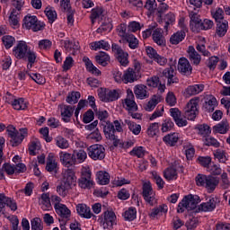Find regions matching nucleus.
I'll return each mask as SVG.
<instances>
[{
	"mask_svg": "<svg viewBox=\"0 0 230 230\" xmlns=\"http://www.w3.org/2000/svg\"><path fill=\"white\" fill-rule=\"evenodd\" d=\"M200 202V198L197 195H187L179 203L177 213H184V210L191 211L197 208V204Z\"/></svg>",
	"mask_w": 230,
	"mask_h": 230,
	"instance_id": "1",
	"label": "nucleus"
},
{
	"mask_svg": "<svg viewBox=\"0 0 230 230\" xmlns=\"http://www.w3.org/2000/svg\"><path fill=\"white\" fill-rule=\"evenodd\" d=\"M7 135L11 137L12 146H19L22 140L28 136V128H22L20 132L13 126H8L6 129Z\"/></svg>",
	"mask_w": 230,
	"mask_h": 230,
	"instance_id": "2",
	"label": "nucleus"
},
{
	"mask_svg": "<svg viewBox=\"0 0 230 230\" xmlns=\"http://www.w3.org/2000/svg\"><path fill=\"white\" fill-rule=\"evenodd\" d=\"M199 102H200V98L199 97L190 100L183 110L184 118L190 119V121H193L197 118V114H199Z\"/></svg>",
	"mask_w": 230,
	"mask_h": 230,
	"instance_id": "3",
	"label": "nucleus"
},
{
	"mask_svg": "<svg viewBox=\"0 0 230 230\" xmlns=\"http://www.w3.org/2000/svg\"><path fill=\"white\" fill-rule=\"evenodd\" d=\"M46 26L44 22L39 21L37 16L26 15L23 19V27L26 30H32V31H40Z\"/></svg>",
	"mask_w": 230,
	"mask_h": 230,
	"instance_id": "4",
	"label": "nucleus"
},
{
	"mask_svg": "<svg viewBox=\"0 0 230 230\" xmlns=\"http://www.w3.org/2000/svg\"><path fill=\"white\" fill-rule=\"evenodd\" d=\"M92 172L91 169L84 167L81 170V177L78 180V186L83 190H91L94 181H93V178H91Z\"/></svg>",
	"mask_w": 230,
	"mask_h": 230,
	"instance_id": "5",
	"label": "nucleus"
},
{
	"mask_svg": "<svg viewBox=\"0 0 230 230\" xmlns=\"http://www.w3.org/2000/svg\"><path fill=\"white\" fill-rule=\"evenodd\" d=\"M97 93L101 102H104L105 103H110V102H116V100L119 98V93H118L116 90L99 88Z\"/></svg>",
	"mask_w": 230,
	"mask_h": 230,
	"instance_id": "6",
	"label": "nucleus"
},
{
	"mask_svg": "<svg viewBox=\"0 0 230 230\" xmlns=\"http://www.w3.org/2000/svg\"><path fill=\"white\" fill-rule=\"evenodd\" d=\"M105 137L107 139H110L111 141H113V146H118L119 145V139H118V137L114 134L116 132V128H114V124H112L111 121H102V124H101Z\"/></svg>",
	"mask_w": 230,
	"mask_h": 230,
	"instance_id": "7",
	"label": "nucleus"
},
{
	"mask_svg": "<svg viewBox=\"0 0 230 230\" xmlns=\"http://www.w3.org/2000/svg\"><path fill=\"white\" fill-rule=\"evenodd\" d=\"M142 190V196L149 206L157 204V199H155V192H154V189H152V184L150 182H145Z\"/></svg>",
	"mask_w": 230,
	"mask_h": 230,
	"instance_id": "8",
	"label": "nucleus"
},
{
	"mask_svg": "<svg viewBox=\"0 0 230 230\" xmlns=\"http://www.w3.org/2000/svg\"><path fill=\"white\" fill-rule=\"evenodd\" d=\"M88 155L93 161H103L105 159V147L102 145H93L88 147Z\"/></svg>",
	"mask_w": 230,
	"mask_h": 230,
	"instance_id": "9",
	"label": "nucleus"
},
{
	"mask_svg": "<svg viewBox=\"0 0 230 230\" xmlns=\"http://www.w3.org/2000/svg\"><path fill=\"white\" fill-rule=\"evenodd\" d=\"M103 229H112L116 226V214L113 211H105L101 217Z\"/></svg>",
	"mask_w": 230,
	"mask_h": 230,
	"instance_id": "10",
	"label": "nucleus"
},
{
	"mask_svg": "<svg viewBox=\"0 0 230 230\" xmlns=\"http://www.w3.org/2000/svg\"><path fill=\"white\" fill-rule=\"evenodd\" d=\"M111 50L117 55V59L120 65L124 66V67L128 66V53L125 52L119 45L113 43L111 45Z\"/></svg>",
	"mask_w": 230,
	"mask_h": 230,
	"instance_id": "11",
	"label": "nucleus"
},
{
	"mask_svg": "<svg viewBox=\"0 0 230 230\" xmlns=\"http://www.w3.org/2000/svg\"><path fill=\"white\" fill-rule=\"evenodd\" d=\"M28 44L26 41H19L17 46L14 47L13 49V54L14 55L15 58L18 60H22V58H26V55L28 53Z\"/></svg>",
	"mask_w": 230,
	"mask_h": 230,
	"instance_id": "12",
	"label": "nucleus"
},
{
	"mask_svg": "<svg viewBox=\"0 0 230 230\" xmlns=\"http://www.w3.org/2000/svg\"><path fill=\"white\" fill-rule=\"evenodd\" d=\"M61 182H63L70 189H72L73 186H76V175L75 174V171H73V169L66 170L63 173V179Z\"/></svg>",
	"mask_w": 230,
	"mask_h": 230,
	"instance_id": "13",
	"label": "nucleus"
},
{
	"mask_svg": "<svg viewBox=\"0 0 230 230\" xmlns=\"http://www.w3.org/2000/svg\"><path fill=\"white\" fill-rule=\"evenodd\" d=\"M61 118L65 123H69L71 121V118H73V114L75 113V106H70L66 104L59 105Z\"/></svg>",
	"mask_w": 230,
	"mask_h": 230,
	"instance_id": "14",
	"label": "nucleus"
},
{
	"mask_svg": "<svg viewBox=\"0 0 230 230\" xmlns=\"http://www.w3.org/2000/svg\"><path fill=\"white\" fill-rule=\"evenodd\" d=\"M10 208L12 211H17V203L13 201L11 198L6 197L4 194H0V213L4 211V208Z\"/></svg>",
	"mask_w": 230,
	"mask_h": 230,
	"instance_id": "15",
	"label": "nucleus"
},
{
	"mask_svg": "<svg viewBox=\"0 0 230 230\" xmlns=\"http://www.w3.org/2000/svg\"><path fill=\"white\" fill-rule=\"evenodd\" d=\"M141 78V73H137L134 71V68H128L123 73V83L124 84H134V82H137Z\"/></svg>",
	"mask_w": 230,
	"mask_h": 230,
	"instance_id": "16",
	"label": "nucleus"
},
{
	"mask_svg": "<svg viewBox=\"0 0 230 230\" xmlns=\"http://www.w3.org/2000/svg\"><path fill=\"white\" fill-rule=\"evenodd\" d=\"M178 71L181 73V75H185L186 76H190L193 71V67H191V64L186 58H181L178 62Z\"/></svg>",
	"mask_w": 230,
	"mask_h": 230,
	"instance_id": "17",
	"label": "nucleus"
},
{
	"mask_svg": "<svg viewBox=\"0 0 230 230\" xmlns=\"http://www.w3.org/2000/svg\"><path fill=\"white\" fill-rule=\"evenodd\" d=\"M134 99L135 97L132 90H127V97L124 100V106L126 105V109L127 111H129V112L137 111V103H136Z\"/></svg>",
	"mask_w": 230,
	"mask_h": 230,
	"instance_id": "18",
	"label": "nucleus"
},
{
	"mask_svg": "<svg viewBox=\"0 0 230 230\" xmlns=\"http://www.w3.org/2000/svg\"><path fill=\"white\" fill-rule=\"evenodd\" d=\"M163 76L167 78L168 85H172V84H179V78L175 76V66H171L170 67L165 68L163 71Z\"/></svg>",
	"mask_w": 230,
	"mask_h": 230,
	"instance_id": "19",
	"label": "nucleus"
},
{
	"mask_svg": "<svg viewBox=\"0 0 230 230\" xmlns=\"http://www.w3.org/2000/svg\"><path fill=\"white\" fill-rule=\"evenodd\" d=\"M134 93L137 100H146V98H149L150 96V93H148V87L144 84H137L134 87Z\"/></svg>",
	"mask_w": 230,
	"mask_h": 230,
	"instance_id": "20",
	"label": "nucleus"
},
{
	"mask_svg": "<svg viewBox=\"0 0 230 230\" xmlns=\"http://www.w3.org/2000/svg\"><path fill=\"white\" fill-rule=\"evenodd\" d=\"M217 200H218V199L215 197L209 198V199L207 202L201 203L199 205V210L204 211L205 213L215 211L217 208Z\"/></svg>",
	"mask_w": 230,
	"mask_h": 230,
	"instance_id": "21",
	"label": "nucleus"
},
{
	"mask_svg": "<svg viewBox=\"0 0 230 230\" xmlns=\"http://www.w3.org/2000/svg\"><path fill=\"white\" fill-rule=\"evenodd\" d=\"M56 209V213L57 215H58V217H60L61 220H69V218H71V210L69 208H67V206L66 205H57Z\"/></svg>",
	"mask_w": 230,
	"mask_h": 230,
	"instance_id": "22",
	"label": "nucleus"
},
{
	"mask_svg": "<svg viewBox=\"0 0 230 230\" xmlns=\"http://www.w3.org/2000/svg\"><path fill=\"white\" fill-rule=\"evenodd\" d=\"M152 38L157 46H166V39L164 35H163V29H155L152 33Z\"/></svg>",
	"mask_w": 230,
	"mask_h": 230,
	"instance_id": "23",
	"label": "nucleus"
},
{
	"mask_svg": "<svg viewBox=\"0 0 230 230\" xmlns=\"http://www.w3.org/2000/svg\"><path fill=\"white\" fill-rule=\"evenodd\" d=\"M59 157L62 164H64V166H66V168H69L70 166H74V164H76L74 155L61 152L59 153Z\"/></svg>",
	"mask_w": 230,
	"mask_h": 230,
	"instance_id": "24",
	"label": "nucleus"
},
{
	"mask_svg": "<svg viewBox=\"0 0 230 230\" xmlns=\"http://www.w3.org/2000/svg\"><path fill=\"white\" fill-rule=\"evenodd\" d=\"M189 17L190 19V28L192 31L199 32V28L202 22L200 15L195 12H190Z\"/></svg>",
	"mask_w": 230,
	"mask_h": 230,
	"instance_id": "25",
	"label": "nucleus"
},
{
	"mask_svg": "<svg viewBox=\"0 0 230 230\" xmlns=\"http://www.w3.org/2000/svg\"><path fill=\"white\" fill-rule=\"evenodd\" d=\"M146 85H148V87H158V91H160V93H164V89H166V84H164V83H161L159 76H153L147 79Z\"/></svg>",
	"mask_w": 230,
	"mask_h": 230,
	"instance_id": "26",
	"label": "nucleus"
},
{
	"mask_svg": "<svg viewBox=\"0 0 230 230\" xmlns=\"http://www.w3.org/2000/svg\"><path fill=\"white\" fill-rule=\"evenodd\" d=\"M187 53L189 55V60H190L194 66H199V64H200L202 58L199 56V52L195 50L193 46L189 47Z\"/></svg>",
	"mask_w": 230,
	"mask_h": 230,
	"instance_id": "27",
	"label": "nucleus"
},
{
	"mask_svg": "<svg viewBox=\"0 0 230 230\" xmlns=\"http://www.w3.org/2000/svg\"><path fill=\"white\" fill-rule=\"evenodd\" d=\"M76 211L83 218H92V217H94L93 212H91V208L87 207L85 204H78L76 206Z\"/></svg>",
	"mask_w": 230,
	"mask_h": 230,
	"instance_id": "28",
	"label": "nucleus"
},
{
	"mask_svg": "<svg viewBox=\"0 0 230 230\" xmlns=\"http://www.w3.org/2000/svg\"><path fill=\"white\" fill-rule=\"evenodd\" d=\"M64 48L67 53H70V55H76L78 51H80V45L78 43H75L69 40H64Z\"/></svg>",
	"mask_w": 230,
	"mask_h": 230,
	"instance_id": "29",
	"label": "nucleus"
},
{
	"mask_svg": "<svg viewBox=\"0 0 230 230\" xmlns=\"http://www.w3.org/2000/svg\"><path fill=\"white\" fill-rule=\"evenodd\" d=\"M218 178L213 177L211 175H208L207 177V181L205 183V188L208 190V193H213L215 190H217V187L218 186Z\"/></svg>",
	"mask_w": 230,
	"mask_h": 230,
	"instance_id": "30",
	"label": "nucleus"
},
{
	"mask_svg": "<svg viewBox=\"0 0 230 230\" xmlns=\"http://www.w3.org/2000/svg\"><path fill=\"white\" fill-rule=\"evenodd\" d=\"M95 61L99 66H102V67H106L111 63V56L107 54V52L101 51L97 56H95Z\"/></svg>",
	"mask_w": 230,
	"mask_h": 230,
	"instance_id": "31",
	"label": "nucleus"
},
{
	"mask_svg": "<svg viewBox=\"0 0 230 230\" xmlns=\"http://www.w3.org/2000/svg\"><path fill=\"white\" fill-rule=\"evenodd\" d=\"M229 131V122L227 119H223L219 124L213 127V132L216 134H227Z\"/></svg>",
	"mask_w": 230,
	"mask_h": 230,
	"instance_id": "32",
	"label": "nucleus"
},
{
	"mask_svg": "<svg viewBox=\"0 0 230 230\" xmlns=\"http://www.w3.org/2000/svg\"><path fill=\"white\" fill-rule=\"evenodd\" d=\"M163 141L169 146H175L179 142V133L167 134L163 137Z\"/></svg>",
	"mask_w": 230,
	"mask_h": 230,
	"instance_id": "33",
	"label": "nucleus"
},
{
	"mask_svg": "<svg viewBox=\"0 0 230 230\" xmlns=\"http://www.w3.org/2000/svg\"><path fill=\"white\" fill-rule=\"evenodd\" d=\"M161 102V95H153L150 101L146 104L145 110L147 112H152L158 103Z\"/></svg>",
	"mask_w": 230,
	"mask_h": 230,
	"instance_id": "34",
	"label": "nucleus"
},
{
	"mask_svg": "<svg viewBox=\"0 0 230 230\" xmlns=\"http://www.w3.org/2000/svg\"><path fill=\"white\" fill-rule=\"evenodd\" d=\"M184 39H186V32L184 31H180L171 36L170 42L171 44L177 46V44L182 42Z\"/></svg>",
	"mask_w": 230,
	"mask_h": 230,
	"instance_id": "35",
	"label": "nucleus"
},
{
	"mask_svg": "<svg viewBox=\"0 0 230 230\" xmlns=\"http://www.w3.org/2000/svg\"><path fill=\"white\" fill-rule=\"evenodd\" d=\"M103 7L102 6H96L91 11L90 19L92 21V24H94L96 22L97 19H100V17L103 16Z\"/></svg>",
	"mask_w": 230,
	"mask_h": 230,
	"instance_id": "36",
	"label": "nucleus"
},
{
	"mask_svg": "<svg viewBox=\"0 0 230 230\" xmlns=\"http://www.w3.org/2000/svg\"><path fill=\"white\" fill-rule=\"evenodd\" d=\"M229 24L227 21L217 22L216 33L218 37H224L227 33Z\"/></svg>",
	"mask_w": 230,
	"mask_h": 230,
	"instance_id": "37",
	"label": "nucleus"
},
{
	"mask_svg": "<svg viewBox=\"0 0 230 230\" xmlns=\"http://www.w3.org/2000/svg\"><path fill=\"white\" fill-rule=\"evenodd\" d=\"M217 105H218L217 98H215L213 95H209L208 101L204 104V109L207 111V112H213Z\"/></svg>",
	"mask_w": 230,
	"mask_h": 230,
	"instance_id": "38",
	"label": "nucleus"
},
{
	"mask_svg": "<svg viewBox=\"0 0 230 230\" xmlns=\"http://www.w3.org/2000/svg\"><path fill=\"white\" fill-rule=\"evenodd\" d=\"M185 91L189 96H195L196 94H199V93L204 91V84L190 85L186 88Z\"/></svg>",
	"mask_w": 230,
	"mask_h": 230,
	"instance_id": "39",
	"label": "nucleus"
},
{
	"mask_svg": "<svg viewBox=\"0 0 230 230\" xmlns=\"http://www.w3.org/2000/svg\"><path fill=\"white\" fill-rule=\"evenodd\" d=\"M92 49H94L96 51L97 49H105V51H109L111 49V45L109 42L102 40L99 41H94L91 43Z\"/></svg>",
	"mask_w": 230,
	"mask_h": 230,
	"instance_id": "40",
	"label": "nucleus"
},
{
	"mask_svg": "<svg viewBox=\"0 0 230 230\" xmlns=\"http://www.w3.org/2000/svg\"><path fill=\"white\" fill-rule=\"evenodd\" d=\"M97 179L98 183L102 186H105L106 184H109V182H111V175H109V172H107L100 171L97 173Z\"/></svg>",
	"mask_w": 230,
	"mask_h": 230,
	"instance_id": "41",
	"label": "nucleus"
},
{
	"mask_svg": "<svg viewBox=\"0 0 230 230\" xmlns=\"http://www.w3.org/2000/svg\"><path fill=\"white\" fill-rule=\"evenodd\" d=\"M124 39L131 49H137L139 48V40L134 34H128Z\"/></svg>",
	"mask_w": 230,
	"mask_h": 230,
	"instance_id": "42",
	"label": "nucleus"
},
{
	"mask_svg": "<svg viewBox=\"0 0 230 230\" xmlns=\"http://www.w3.org/2000/svg\"><path fill=\"white\" fill-rule=\"evenodd\" d=\"M126 125H128V129L132 134L135 136H139L141 134V125L136 124L135 122H132L131 120L125 119Z\"/></svg>",
	"mask_w": 230,
	"mask_h": 230,
	"instance_id": "43",
	"label": "nucleus"
},
{
	"mask_svg": "<svg viewBox=\"0 0 230 230\" xmlns=\"http://www.w3.org/2000/svg\"><path fill=\"white\" fill-rule=\"evenodd\" d=\"M57 161H55V157L52 155H49L47 158V172H57Z\"/></svg>",
	"mask_w": 230,
	"mask_h": 230,
	"instance_id": "44",
	"label": "nucleus"
},
{
	"mask_svg": "<svg viewBox=\"0 0 230 230\" xmlns=\"http://www.w3.org/2000/svg\"><path fill=\"white\" fill-rule=\"evenodd\" d=\"M12 105L15 111H26V109H28V105L24 102L23 98L14 99Z\"/></svg>",
	"mask_w": 230,
	"mask_h": 230,
	"instance_id": "45",
	"label": "nucleus"
},
{
	"mask_svg": "<svg viewBox=\"0 0 230 230\" xmlns=\"http://www.w3.org/2000/svg\"><path fill=\"white\" fill-rule=\"evenodd\" d=\"M41 208L44 211L51 209V199H49V193L41 194Z\"/></svg>",
	"mask_w": 230,
	"mask_h": 230,
	"instance_id": "46",
	"label": "nucleus"
},
{
	"mask_svg": "<svg viewBox=\"0 0 230 230\" xmlns=\"http://www.w3.org/2000/svg\"><path fill=\"white\" fill-rule=\"evenodd\" d=\"M161 213H168V206L163 204L156 208H153L149 217H151V218H155V217H157V215H161Z\"/></svg>",
	"mask_w": 230,
	"mask_h": 230,
	"instance_id": "47",
	"label": "nucleus"
},
{
	"mask_svg": "<svg viewBox=\"0 0 230 230\" xmlns=\"http://www.w3.org/2000/svg\"><path fill=\"white\" fill-rule=\"evenodd\" d=\"M164 177L167 181H173L174 179H177V170L173 167H168L164 172Z\"/></svg>",
	"mask_w": 230,
	"mask_h": 230,
	"instance_id": "48",
	"label": "nucleus"
},
{
	"mask_svg": "<svg viewBox=\"0 0 230 230\" xmlns=\"http://www.w3.org/2000/svg\"><path fill=\"white\" fill-rule=\"evenodd\" d=\"M196 128L199 130L198 134L203 136V137H208V136L211 134V128H209L208 124L198 125Z\"/></svg>",
	"mask_w": 230,
	"mask_h": 230,
	"instance_id": "49",
	"label": "nucleus"
},
{
	"mask_svg": "<svg viewBox=\"0 0 230 230\" xmlns=\"http://www.w3.org/2000/svg\"><path fill=\"white\" fill-rule=\"evenodd\" d=\"M158 132H159V123L157 122L151 123L146 130V134L147 136H149V137H155V136H157Z\"/></svg>",
	"mask_w": 230,
	"mask_h": 230,
	"instance_id": "50",
	"label": "nucleus"
},
{
	"mask_svg": "<svg viewBox=\"0 0 230 230\" xmlns=\"http://www.w3.org/2000/svg\"><path fill=\"white\" fill-rule=\"evenodd\" d=\"M73 155H74V159H75V164H76V161L78 163H84V161L87 159V153H85L84 149L74 151Z\"/></svg>",
	"mask_w": 230,
	"mask_h": 230,
	"instance_id": "51",
	"label": "nucleus"
},
{
	"mask_svg": "<svg viewBox=\"0 0 230 230\" xmlns=\"http://www.w3.org/2000/svg\"><path fill=\"white\" fill-rule=\"evenodd\" d=\"M2 42L5 49H10L13 44H15V38L13 36L5 35L2 38Z\"/></svg>",
	"mask_w": 230,
	"mask_h": 230,
	"instance_id": "52",
	"label": "nucleus"
},
{
	"mask_svg": "<svg viewBox=\"0 0 230 230\" xmlns=\"http://www.w3.org/2000/svg\"><path fill=\"white\" fill-rule=\"evenodd\" d=\"M80 92H72L68 93L66 97V102L70 105H73L75 103H78V100H80Z\"/></svg>",
	"mask_w": 230,
	"mask_h": 230,
	"instance_id": "53",
	"label": "nucleus"
},
{
	"mask_svg": "<svg viewBox=\"0 0 230 230\" xmlns=\"http://www.w3.org/2000/svg\"><path fill=\"white\" fill-rule=\"evenodd\" d=\"M137 214V211L136 210V208L131 207L125 211L124 218L125 220H128L129 222H132V220H135Z\"/></svg>",
	"mask_w": 230,
	"mask_h": 230,
	"instance_id": "54",
	"label": "nucleus"
},
{
	"mask_svg": "<svg viewBox=\"0 0 230 230\" xmlns=\"http://www.w3.org/2000/svg\"><path fill=\"white\" fill-rule=\"evenodd\" d=\"M45 14L48 17L49 22H55V21H57V11L53 10V7H46Z\"/></svg>",
	"mask_w": 230,
	"mask_h": 230,
	"instance_id": "55",
	"label": "nucleus"
},
{
	"mask_svg": "<svg viewBox=\"0 0 230 230\" xmlns=\"http://www.w3.org/2000/svg\"><path fill=\"white\" fill-rule=\"evenodd\" d=\"M103 31H112V22L111 21H105L97 29V33H103Z\"/></svg>",
	"mask_w": 230,
	"mask_h": 230,
	"instance_id": "56",
	"label": "nucleus"
},
{
	"mask_svg": "<svg viewBox=\"0 0 230 230\" xmlns=\"http://www.w3.org/2000/svg\"><path fill=\"white\" fill-rule=\"evenodd\" d=\"M56 145L58 148L66 149L69 148V142L67 139L64 138V137H56Z\"/></svg>",
	"mask_w": 230,
	"mask_h": 230,
	"instance_id": "57",
	"label": "nucleus"
},
{
	"mask_svg": "<svg viewBox=\"0 0 230 230\" xmlns=\"http://www.w3.org/2000/svg\"><path fill=\"white\" fill-rule=\"evenodd\" d=\"M173 127H175L173 121H172L170 119H167L163 122L161 130L162 132H170Z\"/></svg>",
	"mask_w": 230,
	"mask_h": 230,
	"instance_id": "58",
	"label": "nucleus"
},
{
	"mask_svg": "<svg viewBox=\"0 0 230 230\" xmlns=\"http://www.w3.org/2000/svg\"><path fill=\"white\" fill-rule=\"evenodd\" d=\"M215 26V23L213 21L209 19H205L203 22L201 21V23L199 24V28L198 29V31H200V30H211Z\"/></svg>",
	"mask_w": 230,
	"mask_h": 230,
	"instance_id": "59",
	"label": "nucleus"
},
{
	"mask_svg": "<svg viewBox=\"0 0 230 230\" xmlns=\"http://www.w3.org/2000/svg\"><path fill=\"white\" fill-rule=\"evenodd\" d=\"M69 190L71 189L62 181L61 184L57 187V191L61 197H66Z\"/></svg>",
	"mask_w": 230,
	"mask_h": 230,
	"instance_id": "60",
	"label": "nucleus"
},
{
	"mask_svg": "<svg viewBox=\"0 0 230 230\" xmlns=\"http://www.w3.org/2000/svg\"><path fill=\"white\" fill-rule=\"evenodd\" d=\"M214 157L217 159L219 163L226 164V162L227 161V156H226V152L220 149H217L214 153Z\"/></svg>",
	"mask_w": 230,
	"mask_h": 230,
	"instance_id": "61",
	"label": "nucleus"
},
{
	"mask_svg": "<svg viewBox=\"0 0 230 230\" xmlns=\"http://www.w3.org/2000/svg\"><path fill=\"white\" fill-rule=\"evenodd\" d=\"M144 8H146V10H148L150 13H154V12L157 10V4L155 3V0H146Z\"/></svg>",
	"mask_w": 230,
	"mask_h": 230,
	"instance_id": "62",
	"label": "nucleus"
},
{
	"mask_svg": "<svg viewBox=\"0 0 230 230\" xmlns=\"http://www.w3.org/2000/svg\"><path fill=\"white\" fill-rule=\"evenodd\" d=\"M117 33L119 37H121L122 39H125L128 33H127V24L125 23H120L117 26Z\"/></svg>",
	"mask_w": 230,
	"mask_h": 230,
	"instance_id": "63",
	"label": "nucleus"
},
{
	"mask_svg": "<svg viewBox=\"0 0 230 230\" xmlns=\"http://www.w3.org/2000/svg\"><path fill=\"white\" fill-rule=\"evenodd\" d=\"M44 226H42V220L39 217H34L31 220V230H42Z\"/></svg>",
	"mask_w": 230,
	"mask_h": 230,
	"instance_id": "64",
	"label": "nucleus"
}]
</instances>
